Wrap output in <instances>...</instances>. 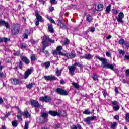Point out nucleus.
Wrapping results in <instances>:
<instances>
[{
    "instance_id": "6e6d98bb",
    "label": "nucleus",
    "mask_w": 129,
    "mask_h": 129,
    "mask_svg": "<svg viewBox=\"0 0 129 129\" xmlns=\"http://www.w3.org/2000/svg\"><path fill=\"white\" fill-rule=\"evenodd\" d=\"M106 55L107 57H109V58H110V57H111V53H110L109 52H106Z\"/></svg>"
},
{
    "instance_id": "a19ab883",
    "label": "nucleus",
    "mask_w": 129,
    "mask_h": 129,
    "mask_svg": "<svg viewBox=\"0 0 129 129\" xmlns=\"http://www.w3.org/2000/svg\"><path fill=\"white\" fill-rule=\"evenodd\" d=\"M91 113V112L88 110H86L83 112V114H90Z\"/></svg>"
},
{
    "instance_id": "bf43d9fd",
    "label": "nucleus",
    "mask_w": 129,
    "mask_h": 129,
    "mask_svg": "<svg viewBox=\"0 0 129 129\" xmlns=\"http://www.w3.org/2000/svg\"><path fill=\"white\" fill-rule=\"evenodd\" d=\"M71 129H77V126L75 125H73L71 127Z\"/></svg>"
},
{
    "instance_id": "0eeeda50",
    "label": "nucleus",
    "mask_w": 129,
    "mask_h": 129,
    "mask_svg": "<svg viewBox=\"0 0 129 129\" xmlns=\"http://www.w3.org/2000/svg\"><path fill=\"white\" fill-rule=\"evenodd\" d=\"M42 42H43V45H44V46H48L47 45V43H49V42L50 43H54L55 41H54V40H52L50 38H48L45 37L42 39Z\"/></svg>"
},
{
    "instance_id": "58836bf2",
    "label": "nucleus",
    "mask_w": 129,
    "mask_h": 129,
    "mask_svg": "<svg viewBox=\"0 0 129 129\" xmlns=\"http://www.w3.org/2000/svg\"><path fill=\"white\" fill-rule=\"evenodd\" d=\"M112 105H114V106H116L118 105V103L116 101H112L111 102Z\"/></svg>"
},
{
    "instance_id": "f03ea898",
    "label": "nucleus",
    "mask_w": 129,
    "mask_h": 129,
    "mask_svg": "<svg viewBox=\"0 0 129 129\" xmlns=\"http://www.w3.org/2000/svg\"><path fill=\"white\" fill-rule=\"evenodd\" d=\"M20 29L21 26L20 25L18 24H13L11 28V35L13 36H16V35H18L20 33Z\"/></svg>"
},
{
    "instance_id": "4468645a",
    "label": "nucleus",
    "mask_w": 129,
    "mask_h": 129,
    "mask_svg": "<svg viewBox=\"0 0 129 129\" xmlns=\"http://www.w3.org/2000/svg\"><path fill=\"white\" fill-rule=\"evenodd\" d=\"M63 57H67L68 59H73L76 56L75 53H64Z\"/></svg>"
},
{
    "instance_id": "e433bc0d",
    "label": "nucleus",
    "mask_w": 129,
    "mask_h": 129,
    "mask_svg": "<svg viewBox=\"0 0 129 129\" xmlns=\"http://www.w3.org/2000/svg\"><path fill=\"white\" fill-rule=\"evenodd\" d=\"M42 117L43 118H46L48 117V113L44 112L41 115Z\"/></svg>"
},
{
    "instance_id": "c03bdc74",
    "label": "nucleus",
    "mask_w": 129,
    "mask_h": 129,
    "mask_svg": "<svg viewBox=\"0 0 129 129\" xmlns=\"http://www.w3.org/2000/svg\"><path fill=\"white\" fill-rule=\"evenodd\" d=\"M22 115H17V117L18 119H19V120H23V118H22Z\"/></svg>"
},
{
    "instance_id": "338daca9",
    "label": "nucleus",
    "mask_w": 129,
    "mask_h": 129,
    "mask_svg": "<svg viewBox=\"0 0 129 129\" xmlns=\"http://www.w3.org/2000/svg\"><path fill=\"white\" fill-rule=\"evenodd\" d=\"M49 10L50 11V12H53V11H54V8L53 7H50Z\"/></svg>"
},
{
    "instance_id": "c756f323",
    "label": "nucleus",
    "mask_w": 129,
    "mask_h": 129,
    "mask_svg": "<svg viewBox=\"0 0 129 129\" xmlns=\"http://www.w3.org/2000/svg\"><path fill=\"white\" fill-rule=\"evenodd\" d=\"M12 125L14 127H17L18 126V121L15 120L12 121Z\"/></svg>"
},
{
    "instance_id": "bb28decb",
    "label": "nucleus",
    "mask_w": 129,
    "mask_h": 129,
    "mask_svg": "<svg viewBox=\"0 0 129 129\" xmlns=\"http://www.w3.org/2000/svg\"><path fill=\"white\" fill-rule=\"evenodd\" d=\"M34 85H35V84H34V83H30V84H29L27 85H26V87L28 89H31L33 88V86Z\"/></svg>"
},
{
    "instance_id": "393cba45",
    "label": "nucleus",
    "mask_w": 129,
    "mask_h": 129,
    "mask_svg": "<svg viewBox=\"0 0 129 129\" xmlns=\"http://www.w3.org/2000/svg\"><path fill=\"white\" fill-rule=\"evenodd\" d=\"M29 35H30V32H29V30H26L25 32L23 35L24 39H28V36H29Z\"/></svg>"
},
{
    "instance_id": "e2e57ef3",
    "label": "nucleus",
    "mask_w": 129,
    "mask_h": 129,
    "mask_svg": "<svg viewBox=\"0 0 129 129\" xmlns=\"http://www.w3.org/2000/svg\"><path fill=\"white\" fill-rule=\"evenodd\" d=\"M4 103V100L2 98V97H0V104Z\"/></svg>"
},
{
    "instance_id": "c85d7f7f",
    "label": "nucleus",
    "mask_w": 129,
    "mask_h": 129,
    "mask_svg": "<svg viewBox=\"0 0 129 129\" xmlns=\"http://www.w3.org/2000/svg\"><path fill=\"white\" fill-rule=\"evenodd\" d=\"M87 21L89 22V23H90V22L92 21V17L90 15H88L87 16Z\"/></svg>"
},
{
    "instance_id": "a18cd8bd",
    "label": "nucleus",
    "mask_w": 129,
    "mask_h": 129,
    "mask_svg": "<svg viewBox=\"0 0 129 129\" xmlns=\"http://www.w3.org/2000/svg\"><path fill=\"white\" fill-rule=\"evenodd\" d=\"M125 120L126 121H128L129 122V113H127L125 116Z\"/></svg>"
},
{
    "instance_id": "2f4dec72",
    "label": "nucleus",
    "mask_w": 129,
    "mask_h": 129,
    "mask_svg": "<svg viewBox=\"0 0 129 129\" xmlns=\"http://www.w3.org/2000/svg\"><path fill=\"white\" fill-rule=\"evenodd\" d=\"M117 125V123L116 122H113L111 125V129H115V127Z\"/></svg>"
},
{
    "instance_id": "39448f33",
    "label": "nucleus",
    "mask_w": 129,
    "mask_h": 129,
    "mask_svg": "<svg viewBox=\"0 0 129 129\" xmlns=\"http://www.w3.org/2000/svg\"><path fill=\"white\" fill-rule=\"evenodd\" d=\"M18 112L21 115H23V116H25L26 118H30L31 117V114L29 113L28 110H25L24 112H21V110H18Z\"/></svg>"
},
{
    "instance_id": "5701e85b",
    "label": "nucleus",
    "mask_w": 129,
    "mask_h": 129,
    "mask_svg": "<svg viewBox=\"0 0 129 129\" xmlns=\"http://www.w3.org/2000/svg\"><path fill=\"white\" fill-rule=\"evenodd\" d=\"M48 28L49 31L51 33H54V28H53V26L50 25V24H48Z\"/></svg>"
},
{
    "instance_id": "f257e3e1",
    "label": "nucleus",
    "mask_w": 129,
    "mask_h": 129,
    "mask_svg": "<svg viewBox=\"0 0 129 129\" xmlns=\"http://www.w3.org/2000/svg\"><path fill=\"white\" fill-rule=\"evenodd\" d=\"M96 58H97L99 61H101V66L103 67V68L111 69V70L113 71L114 70V66H115V64L113 65L108 63L106 58L100 57V56H97Z\"/></svg>"
},
{
    "instance_id": "4be33fe9",
    "label": "nucleus",
    "mask_w": 129,
    "mask_h": 129,
    "mask_svg": "<svg viewBox=\"0 0 129 129\" xmlns=\"http://www.w3.org/2000/svg\"><path fill=\"white\" fill-rule=\"evenodd\" d=\"M12 84H13L14 85H17L20 83V81L19 80H17L16 79H13L11 81Z\"/></svg>"
},
{
    "instance_id": "a878e982",
    "label": "nucleus",
    "mask_w": 129,
    "mask_h": 129,
    "mask_svg": "<svg viewBox=\"0 0 129 129\" xmlns=\"http://www.w3.org/2000/svg\"><path fill=\"white\" fill-rule=\"evenodd\" d=\"M56 71V75L57 76H61V74L62 73V72L60 70H59V69H58V68H57L55 70Z\"/></svg>"
},
{
    "instance_id": "473e14b6",
    "label": "nucleus",
    "mask_w": 129,
    "mask_h": 129,
    "mask_svg": "<svg viewBox=\"0 0 129 129\" xmlns=\"http://www.w3.org/2000/svg\"><path fill=\"white\" fill-rule=\"evenodd\" d=\"M120 108V107L118 105L117 106H114L113 107V110H114V111H117L119 110Z\"/></svg>"
},
{
    "instance_id": "412c9836",
    "label": "nucleus",
    "mask_w": 129,
    "mask_h": 129,
    "mask_svg": "<svg viewBox=\"0 0 129 129\" xmlns=\"http://www.w3.org/2000/svg\"><path fill=\"white\" fill-rule=\"evenodd\" d=\"M50 65H51L50 61H47L42 63L41 66L42 67H45V68H49L50 67Z\"/></svg>"
},
{
    "instance_id": "9b49d317",
    "label": "nucleus",
    "mask_w": 129,
    "mask_h": 129,
    "mask_svg": "<svg viewBox=\"0 0 129 129\" xmlns=\"http://www.w3.org/2000/svg\"><path fill=\"white\" fill-rule=\"evenodd\" d=\"M34 70L33 69H28L25 72V76L24 78L25 79H27L28 77H29V75L32 74V72Z\"/></svg>"
},
{
    "instance_id": "5fc2aeb1",
    "label": "nucleus",
    "mask_w": 129,
    "mask_h": 129,
    "mask_svg": "<svg viewBox=\"0 0 129 129\" xmlns=\"http://www.w3.org/2000/svg\"><path fill=\"white\" fill-rule=\"evenodd\" d=\"M119 52L120 55H124L125 54V52H124V51H123L122 50H119Z\"/></svg>"
},
{
    "instance_id": "20e7f679",
    "label": "nucleus",
    "mask_w": 129,
    "mask_h": 129,
    "mask_svg": "<svg viewBox=\"0 0 129 129\" xmlns=\"http://www.w3.org/2000/svg\"><path fill=\"white\" fill-rule=\"evenodd\" d=\"M40 101H42V102H50L52 100V98L49 96H42L39 98Z\"/></svg>"
},
{
    "instance_id": "f8f14e48",
    "label": "nucleus",
    "mask_w": 129,
    "mask_h": 129,
    "mask_svg": "<svg viewBox=\"0 0 129 129\" xmlns=\"http://www.w3.org/2000/svg\"><path fill=\"white\" fill-rule=\"evenodd\" d=\"M31 104L32 106H34V107H36L37 108H39L40 107V104L38 101L35 100H32L31 101Z\"/></svg>"
},
{
    "instance_id": "052dcab7",
    "label": "nucleus",
    "mask_w": 129,
    "mask_h": 129,
    "mask_svg": "<svg viewBox=\"0 0 129 129\" xmlns=\"http://www.w3.org/2000/svg\"><path fill=\"white\" fill-rule=\"evenodd\" d=\"M35 21L36 26H39V24L40 21H39V20H37V19H36V20H35Z\"/></svg>"
},
{
    "instance_id": "3c124183",
    "label": "nucleus",
    "mask_w": 129,
    "mask_h": 129,
    "mask_svg": "<svg viewBox=\"0 0 129 129\" xmlns=\"http://www.w3.org/2000/svg\"><path fill=\"white\" fill-rule=\"evenodd\" d=\"M93 79L94 80H98V78L97 77V75H96V74L94 75Z\"/></svg>"
},
{
    "instance_id": "2eb2a0df",
    "label": "nucleus",
    "mask_w": 129,
    "mask_h": 129,
    "mask_svg": "<svg viewBox=\"0 0 129 129\" xmlns=\"http://www.w3.org/2000/svg\"><path fill=\"white\" fill-rule=\"evenodd\" d=\"M4 26L6 27V29H10V25L9 23L7 22H5L3 20H0V26Z\"/></svg>"
},
{
    "instance_id": "4d7b16f0",
    "label": "nucleus",
    "mask_w": 129,
    "mask_h": 129,
    "mask_svg": "<svg viewBox=\"0 0 129 129\" xmlns=\"http://www.w3.org/2000/svg\"><path fill=\"white\" fill-rule=\"evenodd\" d=\"M50 3L51 5H56L57 4V2L56 1H50Z\"/></svg>"
},
{
    "instance_id": "69168bd1",
    "label": "nucleus",
    "mask_w": 129,
    "mask_h": 129,
    "mask_svg": "<svg viewBox=\"0 0 129 129\" xmlns=\"http://www.w3.org/2000/svg\"><path fill=\"white\" fill-rule=\"evenodd\" d=\"M126 76H129V69H127L126 71Z\"/></svg>"
},
{
    "instance_id": "b1692460",
    "label": "nucleus",
    "mask_w": 129,
    "mask_h": 129,
    "mask_svg": "<svg viewBox=\"0 0 129 129\" xmlns=\"http://www.w3.org/2000/svg\"><path fill=\"white\" fill-rule=\"evenodd\" d=\"M110 11H111V5L109 4L106 7L105 12L106 13H107V14H109V13H110Z\"/></svg>"
},
{
    "instance_id": "423d86ee",
    "label": "nucleus",
    "mask_w": 129,
    "mask_h": 129,
    "mask_svg": "<svg viewBox=\"0 0 129 129\" xmlns=\"http://www.w3.org/2000/svg\"><path fill=\"white\" fill-rule=\"evenodd\" d=\"M96 118V117L95 116H92V117H88L84 119V121L87 123V124H88L89 125L90 124H91V121L94 120Z\"/></svg>"
},
{
    "instance_id": "49530a36",
    "label": "nucleus",
    "mask_w": 129,
    "mask_h": 129,
    "mask_svg": "<svg viewBox=\"0 0 129 129\" xmlns=\"http://www.w3.org/2000/svg\"><path fill=\"white\" fill-rule=\"evenodd\" d=\"M60 126V124L57 123L54 125L53 127L54 128H59V127Z\"/></svg>"
},
{
    "instance_id": "f3484780",
    "label": "nucleus",
    "mask_w": 129,
    "mask_h": 129,
    "mask_svg": "<svg viewBox=\"0 0 129 129\" xmlns=\"http://www.w3.org/2000/svg\"><path fill=\"white\" fill-rule=\"evenodd\" d=\"M35 16L37 21H39L41 22H44V19H43V18L42 17V16H41V15H40V14H39V13L38 12H36L35 13Z\"/></svg>"
},
{
    "instance_id": "37998d69",
    "label": "nucleus",
    "mask_w": 129,
    "mask_h": 129,
    "mask_svg": "<svg viewBox=\"0 0 129 129\" xmlns=\"http://www.w3.org/2000/svg\"><path fill=\"white\" fill-rule=\"evenodd\" d=\"M48 20L50 21V22H51V23H52V24H54L55 25H56V22H55V21L54 20H53L51 18H48Z\"/></svg>"
},
{
    "instance_id": "cd10ccee",
    "label": "nucleus",
    "mask_w": 129,
    "mask_h": 129,
    "mask_svg": "<svg viewBox=\"0 0 129 129\" xmlns=\"http://www.w3.org/2000/svg\"><path fill=\"white\" fill-rule=\"evenodd\" d=\"M9 41V39L7 38H0V42H5V43H7Z\"/></svg>"
},
{
    "instance_id": "09e8293b",
    "label": "nucleus",
    "mask_w": 129,
    "mask_h": 129,
    "mask_svg": "<svg viewBox=\"0 0 129 129\" xmlns=\"http://www.w3.org/2000/svg\"><path fill=\"white\" fill-rule=\"evenodd\" d=\"M10 115H11V112H9L6 115H5L4 118H7L9 117V116H10Z\"/></svg>"
},
{
    "instance_id": "ea45409f",
    "label": "nucleus",
    "mask_w": 129,
    "mask_h": 129,
    "mask_svg": "<svg viewBox=\"0 0 129 129\" xmlns=\"http://www.w3.org/2000/svg\"><path fill=\"white\" fill-rule=\"evenodd\" d=\"M125 43L124 39H121L119 40V44L120 45H123Z\"/></svg>"
},
{
    "instance_id": "6ab92c4d",
    "label": "nucleus",
    "mask_w": 129,
    "mask_h": 129,
    "mask_svg": "<svg viewBox=\"0 0 129 129\" xmlns=\"http://www.w3.org/2000/svg\"><path fill=\"white\" fill-rule=\"evenodd\" d=\"M93 56L91 54L88 53L85 54L84 56H82L81 58L82 59H86L87 60H90V59H92Z\"/></svg>"
},
{
    "instance_id": "6e6552de",
    "label": "nucleus",
    "mask_w": 129,
    "mask_h": 129,
    "mask_svg": "<svg viewBox=\"0 0 129 129\" xmlns=\"http://www.w3.org/2000/svg\"><path fill=\"white\" fill-rule=\"evenodd\" d=\"M56 92L58 93V94H60V95H68V93L65 90H63V89L58 88L56 90Z\"/></svg>"
},
{
    "instance_id": "de8ad7c7",
    "label": "nucleus",
    "mask_w": 129,
    "mask_h": 129,
    "mask_svg": "<svg viewBox=\"0 0 129 129\" xmlns=\"http://www.w3.org/2000/svg\"><path fill=\"white\" fill-rule=\"evenodd\" d=\"M29 128V124L27 122H25V124L24 126V129H28Z\"/></svg>"
},
{
    "instance_id": "13d9d810",
    "label": "nucleus",
    "mask_w": 129,
    "mask_h": 129,
    "mask_svg": "<svg viewBox=\"0 0 129 129\" xmlns=\"http://www.w3.org/2000/svg\"><path fill=\"white\" fill-rule=\"evenodd\" d=\"M114 118H115L116 119V120H119V116L117 115H115L114 117Z\"/></svg>"
},
{
    "instance_id": "c9c22d12",
    "label": "nucleus",
    "mask_w": 129,
    "mask_h": 129,
    "mask_svg": "<svg viewBox=\"0 0 129 129\" xmlns=\"http://www.w3.org/2000/svg\"><path fill=\"white\" fill-rule=\"evenodd\" d=\"M21 49H22V50H24V49H26L27 48V45L25 43H22L20 45Z\"/></svg>"
},
{
    "instance_id": "79ce46f5",
    "label": "nucleus",
    "mask_w": 129,
    "mask_h": 129,
    "mask_svg": "<svg viewBox=\"0 0 129 129\" xmlns=\"http://www.w3.org/2000/svg\"><path fill=\"white\" fill-rule=\"evenodd\" d=\"M69 44V40L67 39L64 41V42L62 43V44L64 46L65 45H68Z\"/></svg>"
},
{
    "instance_id": "8fccbe9b",
    "label": "nucleus",
    "mask_w": 129,
    "mask_h": 129,
    "mask_svg": "<svg viewBox=\"0 0 129 129\" xmlns=\"http://www.w3.org/2000/svg\"><path fill=\"white\" fill-rule=\"evenodd\" d=\"M74 66H75V67H76V66H78V67H80V66H81V65L80 64V63H79V62H75L74 64Z\"/></svg>"
},
{
    "instance_id": "7ed1b4c3",
    "label": "nucleus",
    "mask_w": 129,
    "mask_h": 129,
    "mask_svg": "<svg viewBox=\"0 0 129 129\" xmlns=\"http://www.w3.org/2000/svg\"><path fill=\"white\" fill-rule=\"evenodd\" d=\"M62 49H63V47L61 46H58L56 47L55 50L52 51L53 55H59V56H66L65 53H63L61 51H62Z\"/></svg>"
},
{
    "instance_id": "4c0bfd02",
    "label": "nucleus",
    "mask_w": 129,
    "mask_h": 129,
    "mask_svg": "<svg viewBox=\"0 0 129 129\" xmlns=\"http://www.w3.org/2000/svg\"><path fill=\"white\" fill-rule=\"evenodd\" d=\"M112 12L114 15H117L119 13V10L113 9Z\"/></svg>"
},
{
    "instance_id": "774afa93",
    "label": "nucleus",
    "mask_w": 129,
    "mask_h": 129,
    "mask_svg": "<svg viewBox=\"0 0 129 129\" xmlns=\"http://www.w3.org/2000/svg\"><path fill=\"white\" fill-rule=\"evenodd\" d=\"M125 58L127 59V60H129V55H125Z\"/></svg>"
},
{
    "instance_id": "9d476101",
    "label": "nucleus",
    "mask_w": 129,
    "mask_h": 129,
    "mask_svg": "<svg viewBox=\"0 0 129 129\" xmlns=\"http://www.w3.org/2000/svg\"><path fill=\"white\" fill-rule=\"evenodd\" d=\"M103 8H104V6L101 3L97 4L95 6V10L97 11H102Z\"/></svg>"
},
{
    "instance_id": "1a4fd4ad",
    "label": "nucleus",
    "mask_w": 129,
    "mask_h": 129,
    "mask_svg": "<svg viewBox=\"0 0 129 129\" xmlns=\"http://www.w3.org/2000/svg\"><path fill=\"white\" fill-rule=\"evenodd\" d=\"M123 18H124V14H123V13H120L118 15V17L117 18V22L121 23V24H123V21H122Z\"/></svg>"
},
{
    "instance_id": "dca6fc26",
    "label": "nucleus",
    "mask_w": 129,
    "mask_h": 129,
    "mask_svg": "<svg viewBox=\"0 0 129 129\" xmlns=\"http://www.w3.org/2000/svg\"><path fill=\"white\" fill-rule=\"evenodd\" d=\"M48 114L51 116H60L61 115V114L56 111H49Z\"/></svg>"
},
{
    "instance_id": "603ef678",
    "label": "nucleus",
    "mask_w": 129,
    "mask_h": 129,
    "mask_svg": "<svg viewBox=\"0 0 129 129\" xmlns=\"http://www.w3.org/2000/svg\"><path fill=\"white\" fill-rule=\"evenodd\" d=\"M102 93L104 97H106V95H107V92L105 90L103 91Z\"/></svg>"
},
{
    "instance_id": "f704fd0d",
    "label": "nucleus",
    "mask_w": 129,
    "mask_h": 129,
    "mask_svg": "<svg viewBox=\"0 0 129 129\" xmlns=\"http://www.w3.org/2000/svg\"><path fill=\"white\" fill-rule=\"evenodd\" d=\"M45 49H46V47L43 48V52L44 53L46 57H48V56H49V52L47 50H45Z\"/></svg>"
},
{
    "instance_id": "ddd939ff",
    "label": "nucleus",
    "mask_w": 129,
    "mask_h": 129,
    "mask_svg": "<svg viewBox=\"0 0 129 129\" xmlns=\"http://www.w3.org/2000/svg\"><path fill=\"white\" fill-rule=\"evenodd\" d=\"M68 69L70 71V74L74 75V72L75 71V70L76 69V67L75 66H68Z\"/></svg>"
},
{
    "instance_id": "7c9ffc66",
    "label": "nucleus",
    "mask_w": 129,
    "mask_h": 129,
    "mask_svg": "<svg viewBox=\"0 0 129 129\" xmlns=\"http://www.w3.org/2000/svg\"><path fill=\"white\" fill-rule=\"evenodd\" d=\"M72 84L74 87H75V88H76V89H78V88H79V85H78V84L73 82L72 83Z\"/></svg>"
},
{
    "instance_id": "72a5a7b5",
    "label": "nucleus",
    "mask_w": 129,
    "mask_h": 129,
    "mask_svg": "<svg viewBox=\"0 0 129 129\" xmlns=\"http://www.w3.org/2000/svg\"><path fill=\"white\" fill-rule=\"evenodd\" d=\"M31 61H35V60H37V58H36V55L31 54Z\"/></svg>"
},
{
    "instance_id": "aec40b11",
    "label": "nucleus",
    "mask_w": 129,
    "mask_h": 129,
    "mask_svg": "<svg viewBox=\"0 0 129 129\" xmlns=\"http://www.w3.org/2000/svg\"><path fill=\"white\" fill-rule=\"evenodd\" d=\"M21 60H22V61L27 65L30 63V60H29L27 57L22 56Z\"/></svg>"
},
{
    "instance_id": "a211bd4d",
    "label": "nucleus",
    "mask_w": 129,
    "mask_h": 129,
    "mask_svg": "<svg viewBox=\"0 0 129 129\" xmlns=\"http://www.w3.org/2000/svg\"><path fill=\"white\" fill-rule=\"evenodd\" d=\"M44 78L45 79V80H56V77L55 76H44Z\"/></svg>"
},
{
    "instance_id": "680f3d73",
    "label": "nucleus",
    "mask_w": 129,
    "mask_h": 129,
    "mask_svg": "<svg viewBox=\"0 0 129 129\" xmlns=\"http://www.w3.org/2000/svg\"><path fill=\"white\" fill-rule=\"evenodd\" d=\"M77 128L78 129H83L82 127L80 125V124H78L77 126Z\"/></svg>"
},
{
    "instance_id": "864d4df0",
    "label": "nucleus",
    "mask_w": 129,
    "mask_h": 129,
    "mask_svg": "<svg viewBox=\"0 0 129 129\" xmlns=\"http://www.w3.org/2000/svg\"><path fill=\"white\" fill-rule=\"evenodd\" d=\"M89 29L90 32H92V33L95 31V28L94 27H90Z\"/></svg>"
},
{
    "instance_id": "0e129e2a",
    "label": "nucleus",
    "mask_w": 129,
    "mask_h": 129,
    "mask_svg": "<svg viewBox=\"0 0 129 129\" xmlns=\"http://www.w3.org/2000/svg\"><path fill=\"white\" fill-rule=\"evenodd\" d=\"M115 92L117 94H118L119 92H118V89H117V88H115Z\"/></svg>"
}]
</instances>
